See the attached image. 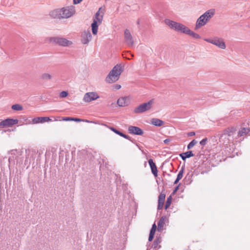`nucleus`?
I'll list each match as a JSON object with an SVG mask.
<instances>
[{
    "instance_id": "f257e3e1",
    "label": "nucleus",
    "mask_w": 250,
    "mask_h": 250,
    "mask_svg": "<svg viewBox=\"0 0 250 250\" xmlns=\"http://www.w3.org/2000/svg\"><path fill=\"white\" fill-rule=\"evenodd\" d=\"M215 14L214 9L207 11L197 19L195 29H197L204 26L213 17Z\"/></svg>"
},
{
    "instance_id": "f03ea898",
    "label": "nucleus",
    "mask_w": 250,
    "mask_h": 250,
    "mask_svg": "<svg viewBox=\"0 0 250 250\" xmlns=\"http://www.w3.org/2000/svg\"><path fill=\"white\" fill-rule=\"evenodd\" d=\"M123 71V68L120 64L115 65L109 72L105 79L107 83H111L117 81Z\"/></svg>"
},
{
    "instance_id": "7ed1b4c3",
    "label": "nucleus",
    "mask_w": 250,
    "mask_h": 250,
    "mask_svg": "<svg viewBox=\"0 0 250 250\" xmlns=\"http://www.w3.org/2000/svg\"><path fill=\"white\" fill-rule=\"evenodd\" d=\"M47 40L50 43L62 46H69L72 44L71 41L65 38L59 37H49Z\"/></svg>"
},
{
    "instance_id": "20e7f679",
    "label": "nucleus",
    "mask_w": 250,
    "mask_h": 250,
    "mask_svg": "<svg viewBox=\"0 0 250 250\" xmlns=\"http://www.w3.org/2000/svg\"><path fill=\"white\" fill-rule=\"evenodd\" d=\"M153 104V99L146 103H143L134 108V112L136 114H140L148 111L152 108Z\"/></svg>"
},
{
    "instance_id": "39448f33",
    "label": "nucleus",
    "mask_w": 250,
    "mask_h": 250,
    "mask_svg": "<svg viewBox=\"0 0 250 250\" xmlns=\"http://www.w3.org/2000/svg\"><path fill=\"white\" fill-rule=\"evenodd\" d=\"M165 23L171 29H173L177 32H180L181 33L183 32L185 27V25L182 23L177 22L169 19H166L165 20Z\"/></svg>"
},
{
    "instance_id": "423d86ee",
    "label": "nucleus",
    "mask_w": 250,
    "mask_h": 250,
    "mask_svg": "<svg viewBox=\"0 0 250 250\" xmlns=\"http://www.w3.org/2000/svg\"><path fill=\"white\" fill-rule=\"evenodd\" d=\"M60 13L61 19L69 18L75 14V7L73 6L63 7L60 9Z\"/></svg>"
},
{
    "instance_id": "0eeeda50",
    "label": "nucleus",
    "mask_w": 250,
    "mask_h": 250,
    "mask_svg": "<svg viewBox=\"0 0 250 250\" xmlns=\"http://www.w3.org/2000/svg\"><path fill=\"white\" fill-rule=\"evenodd\" d=\"M204 40L208 42H209L217 46L221 49L226 48L225 43L222 39H219L217 37H215L213 39H205Z\"/></svg>"
},
{
    "instance_id": "6e6552de",
    "label": "nucleus",
    "mask_w": 250,
    "mask_h": 250,
    "mask_svg": "<svg viewBox=\"0 0 250 250\" xmlns=\"http://www.w3.org/2000/svg\"><path fill=\"white\" fill-rule=\"evenodd\" d=\"M99 97H100L96 92H87L84 95L83 101L85 103H89L99 98Z\"/></svg>"
},
{
    "instance_id": "1a4fd4ad",
    "label": "nucleus",
    "mask_w": 250,
    "mask_h": 250,
    "mask_svg": "<svg viewBox=\"0 0 250 250\" xmlns=\"http://www.w3.org/2000/svg\"><path fill=\"white\" fill-rule=\"evenodd\" d=\"M236 129L233 127H229L225 129L223 133L220 137V141L223 139H226L227 137H231L235 133Z\"/></svg>"
},
{
    "instance_id": "9d476101",
    "label": "nucleus",
    "mask_w": 250,
    "mask_h": 250,
    "mask_svg": "<svg viewBox=\"0 0 250 250\" xmlns=\"http://www.w3.org/2000/svg\"><path fill=\"white\" fill-rule=\"evenodd\" d=\"M17 119L7 118L0 122V126L2 127H9L18 123Z\"/></svg>"
},
{
    "instance_id": "9b49d317",
    "label": "nucleus",
    "mask_w": 250,
    "mask_h": 250,
    "mask_svg": "<svg viewBox=\"0 0 250 250\" xmlns=\"http://www.w3.org/2000/svg\"><path fill=\"white\" fill-rule=\"evenodd\" d=\"M124 37L125 43L129 46H132L134 45V41L132 36L127 29H125L124 31Z\"/></svg>"
},
{
    "instance_id": "f8f14e48",
    "label": "nucleus",
    "mask_w": 250,
    "mask_h": 250,
    "mask_svg": "<svg viewBox=\"0 0 250 250\" xmlns=\"http://www.w3.org/2000/svg\"><path fill=\"white\" fill-rule=\"evenodd\" d=\"M92 35L89 30L84 31L81 35V42L84 44H87L91 40Z\"/></svg>"
},
{
    "instance_id": "ddd939ff",
    "label": "nucleus",
    "mask_w": 250,
    "mask_h": 250,
    "mask_svg": "<svg viewBox=\"0 0 250 250\" xmlns=\"http://www.w3.org/2000/svg\"><path fill=\"white\" fill-rule=\"evenodd\" d=\"M128 132L131 134L143 135V130L139 127L130 125L128 128Z\"/></svg>"
},
{
    "instance_id": "4468645a",
    "label": "nucleus",
    "mask_w": 250,
    "mask_h": 250,
    "mask_svg": "<svg viewBox=\"0 0 250 250\" xmlns=\"http://www.w3.org/2000/svg\"><path fill=\"white\" fill-rule=\"evenodd\" d=\"M183 33L188 35L192 37L193 38L195 39H199L201 38L200 36L197 33H196L194 32L193 31L190 30L188 27H186L185 26V28L184 29V30L183 31Z\"/></svg>"
},
{
    "instance_id": "2eb2a0df",
    "label": "nucleus",
    "mask_w": 250,
    "mask_h": 250,
    "mask_svg": "<svg viewBox=\"0 0 250 250\" xmlns=\"http://www.w3.org/2000/svg\"><path fill=\"white\" fill-rule=\"evenodd\" d=\"M148 164L151 168V172L153 174L155 177L157 176L158 175V170L157 167L155 163L153 162V160L150 159L148 161Z\"/></svg>"
},
{
    "instance_id": "dca6fc26",
    "label": "nucleus",
    "mask_w": 250,
    "mask_h": 250,
    "mask_svg": "<svg viewBox=\"0 0 250 250\" xmlns=\"http://www.w3.org/2000/svg\"><path fill=\"white\" fill-rule=\"evenodd\" d=\"M129 103V99L127 97H121L117 100V104L119 106H127Z\"/></svg>"
},
{
    "instance_id": "f3484780",
    "label": "nucleus",
    "mask_w": 250,
    "mask_h": 250,
    "mask_svg": "<svg viewBox=\"0 0 250 250\" xmlns=\"http://www.w3.org/2000/svg\"><path fill=\"white\" fill-rule=\"evenodd\" d=\"M107 127L112 131H113L115 133L119 135V136L124 137V138H125L131 142H133V141L131 140V138L130 136L123 133V132H121L120 131L117 130L115 128L112 127V126H108Z\"/></svg>"
},
{
    "instance_id": "a211bd4d",
    "label": "nucleus",
    "mask_w": 250,
    "mask_h": 250,
    "mask_svg": "<svg viewBox=\"0 0 250 250\" xmlns=\"http://www.w3.org/2000/svg\"><path fill=\"white\" fill-rule=\"evenodd\" d=\"M166 195L165 193H161L158 197V205L157 209L158 210H161L162 209L164 202L165 200Z\"/></svg>"
},
{
    "instance_id": "6ab92c4d",
    "label": "nucleus",
    "mask_w": 250,
    "mask_h": 250,
    "mask_svg": "<svg viewBox=\"0 0 250 250\" xmlns=\"http://www.w3.org/2000/svg\"><path fill=\"white\" fill-rule=\"evenodd\" d=\"M51 119L48 117H36L32 120L33 124L42 123L45 122L50 121Z\"/></svg>"
},
{
    "instance_id": "aec40b11",
    "label": "nucleus",
    "mask_w": 250,
    "mask_h": 250,
    "mask_svg": "<svg viewBox=\"0 0 250 250\" xmlns=\"http://www.w3.org/2000/svg\"><path fill=\"white\" fill-rule=\"evenodd\" d=\"M180 157L183 161H185L187 158H189L194 156L192 151H188L186 152L181 153L179 154Z\"/></svg>"
},
{
    "instance_id": "412c9836",
    "label": "nucleus",
    "mask_w": 250,
    "mask_h": 250,
    "mask_svg": "<svg viewBox=\"0 0 250 250\" xmlns=\"http://www.w3.org/2000/svg\"><path fill=\"white\" fill-rule=\"evenodd\" d=\"M250 132V128L249 127H242L238 131L237 136L240 137L248 134Z\"/></svg>"
},
{
    "instance_id": "4be33fe9",
    "label": "nucleus",
    "mask_w": 250,
    "mask_h": 250,
    "mask_svg": "<svg viewBox=\"0 0 250 250\" xmlns=\"http://www.w3.org/2000/svg\"><path fill=\"white\" fill-rule=\"evenodd\" d=\"M151 124L156 126H161L164 125V122L158 118H153L151 120Z\"/></svg>"
},
{
    "instance_id": "5701e85b",
    "label": "nucleus",
    "mask_w": 250,
    "mask_h": 250,
    "mask_svg": "<svg viewBox=\"0 0 250 250\" xmlns=\"http://www.w3.org/2000/svg\"><path fill=\"white\" fill-rule=\"evenodd\" d=\"M185 166L184 164V166H183L182 167L180 170L179 171V172L177 175V178L174 182V184H177L179 182V181L182 178V177L183 176V173H184V170H185Z\"/></svg>"
},
{
    "instance_id": "b1692460",
    "label": "nucleus",
    "mask_w": 250,
    "mask_h": 250,
    "mask_svg": "<svg viewBox=\"0 0 250 250\" xmlns=\"http://www.w3.org/2000/svg\"><path fill=\"white\" fill-rule=\"evenodd\" d=\"M50 16L54 19H61L60 9H55L50 12Z\"/></svg>"
},
{
    "instance_id": "393cba45",
    "label": "nucleus",
    "mask_w": 250,
    "mask_h": 250,
    "mask_svg": "<svg viewBox=\"0 0 250 250\" xmlns=\"http://www.w3.org/2000/svg\"><path fill=\"white\" fill-rule=\"evenodd\" d=\"M192 176V173L190 172L187 174L183 180L185 185H189L191 183Z\"/></svg>"
},
{
    "instance_id": "a878e982",
    "label": "nucleus",
    "mask_w": 250,
    "mask_h": 250,
    "mask_svg": "<svg viewBox=\"0 0 250 250\" xmlns=\"http://www.w3.org/2000/svg\"><path fill=\"white\" fill-rule=\"evenodd\" d=\"M98 22L95 19H93V22L91 24L92 32L93 35H96L98 32Z\"/></svg>"
},
{
    "instance_id": "bb28decb",
    "label": "nucleus",
    "mask_w": 250,
    "mask_h": 250,
    "mask_svg": "<svg viewBox=\"0 0 250 250\" xmlns=\"http://www.w3.org/2000/svg\"><path fill=\"white\" fill-rule=\"evenodd\" d=\"M102 9V7H100L98 11L96 12L95 17L94 19H95L97 21H98L99 24L102 23L103 18V14L100 15V11Z\"/></svg>"
},
{
    "instance_id": "cd10ccee",
    "label": "nucleus",
    "mask_w": 250,
    "mask_h": 250,
    "mask_svg": "<svg viewBox=\"0 0 250 250\" xmlns=\"http://www.w3.org/2000/svg\"><path fill=\"white\" fill-rule=\"evenodd\" d=\"M166 219V217L163 216L161 217L158 223V230L161 231L163 229L164 225L165 224V221Z\"/></svg>"
},
{
    "instance_id": "c85d7f7f",
    "label": "nucleus",
    "mask_w": 250,
    "mask_h": 250,
    "mask_svg": "<svg viewBox=\"0 0 250 250\" xmlns=\"http://www.w3.org/2000/svg\"><path fill=\"white\" fill-rule=\"evenodd\" d=\"M162 239L160 237H157L154 241L152 247L155 249H158L161 247L159 244L161 242Z\"/></svg>"
},
{
    "instance_id": "c756f323",
    "label": "nucleus",
    "mask_w": 250,
    "mask_h": 250,
    "mask_svg": "<svg viewBox=\"0 0 250 250\" xmlns=\"http://www.w3.org/2000/svg\"><path fill=\"white\" fill-rule=\"evenodd\" d=\"M63 121H75V122H81L82 121L81 119L77 118H72V117H64L62 119Z\"/></svg>"
},
{
    "instance_id": "7c9ffc66",
    "label": "nucleus",
    "mask_w": 250,
    "mask_h": 250,
    "mask_svg": "<svg viewBox=\"0 0 250 250\" xmlns=\"http://www.w3.org/2000/svg\"><path fill=\"white\" fill-rule=\"evenodd\" d=\"M11 108L13 110L17 111H20L23 109V107L20 104H13Z\"/></svg>"
},
{
    "instance_id": "2f4dec72",
    "label": "nucleus",
    "mask_w": 250,
    "mask_h": 250,
    "mask_svg": "<svg viewBox=\"0 0 250 250\" xmlns=\"http://www.w3.org/2000/svg\"><path fill=\"white\" fill-rule=\"evenodd\" d=\"M172 201V197L169 196L167 199L166 203L165 205V209L167 210L170 206Z\"/></svg>"
},
{
    "instance_id": "473e14b6",
    "label": "nucleus",
    "mask_w": 250,
    "mask_h": 250,
    "mask_svg": "<svg viewBox=\"0 0 250 250\" xmlns=\"http://www.w3.org/2000/svg\"><path fill=\"white\" fill-rule=\"evenodd\" d=\"M41 78L44 80H48L52 79V76L48 73H43L42 74Z\"/></svg>"
},
{
    "instance_id": "72a5a7b5",
    "label": "nucleus",
    "mask_w": 250,
    "mask_h": 250,
    "mask_svg": "<svg viewBox=\"0 0 250 250\" xmlns=\"http://www.w3.org/2000/svg\"><path fill=\"white\" fill-rule=\"evenodd\" d=\"M197 143V141L195 140H193L191 141L188 145L187 148L188 149H191L194 145H195Z\"/></svg>"
},
{
    "instance_id": "f704fd0d",
    "label": "nucleus",
    "mask_w": 250,
    "mask_h": 250,
    "mask_svg": "<svg viewBox=\"0 0 250 250\" xmlns=\"http://www.w3.org/2000/svg\"><path fill=\"white\" fill-rule=\"evenodd\" d=\"M156 229H157V226L155 225V224L154 223L152 225V228L150 230L149 233L155 234Z\"/></svg>"
},
{
    "instance_id": "c9c22d12",
    "label": "nucleus",
    "mask_w": 250,
    "mask_h": 250,
    "mask_svg": "<svg viewBox=\"0 0 250 250\" xmlns=\"http://www.w3.org/2000/svg\"><path fill=\"white\" fill-rule=\"evenodd\" d=\"M208 139L207 138H205L200 142V144L201 146H204L206 145Z\"/></svg>"
},
{
    "instance_id": "e433bc0d",
    "label": "nucleus",
    "mask_w": 250,
    "mask_h": 250,
    "mask_svg": "<svg viewBox=\"0 0 250 250\" xmlns=\"http://www.w3.org/2000/svg\"><path fill=\"white\" fill-rule=\"evenodd\" d=\"M68 94V93L67 92V91H62L61 93H60V97H62V98H65L67 96Z\"/></svg>"
},
{
    "instance_id": "4c0bfd02",
    "label": "nucleus",
    "mask_w": 250,
    "mask_h": 250,
    "mask_svg": "<svg viewBox=\"0 0 250 250\" xmlns=\"http://www.w3.org/2000/svg\"><path fill=\"white\" fill-rule=\"evenodd\" d=\"M154 234L149 233V237H148V241L149 242H151L152 241L153 238H154Z\"/></svg>"
},
{
    "instance_id": "58836bf2",
    "label": "nucleus",
    "mask_w": 250,
    "mask_h": 250,
    "mask_svg": "<svg viewBox=\"0 0 250 250\" xmlns=\"http://www.w3.org/2000/svg\"><path fill=\"white\" fill-rule=\"evenodd\" d=\"M195 135V133L193 131L189 132L188 133V136H193Z\"/></svg>"
},
{
    "instance_id": "ea45409f",
    "label": "nucleus",
    "mask_w": 250,
    "mask_h": 250,
    "mask_svg": "<svg viewBox=\"0 0 250 250\" xmlns=\"http://www.w3.org/2000/svg\"><path fill=\"white\" fill-rule=\"evenodd\" d=\"M83 0H73V3L77 4L80 3Z\"/></svg>"
},
{
    "instance_id": "a19ab883",
    "label": "nucleus",
    "mask_w": 250,
    "mask_h": 250,
    "mask_svg": "<svg viewBox=\"0 0 250 250\" xmlns=\"http://www.w3.org/2000/svg\"><path fill=\"white\" fill-rule=\"evenodd\" d=\"M115 88L117 90L120 89L121 87V86L119 84H116L114 86Z\"/></svg>"
},
{
    "instance_id": "79ce46f5",
    "label": "nucleus",
    "mask_w": 250,
    "mask_h": 250,
    "mask_svg": "<svg viewBox=\"0 0 250 250\" xmlns=\"http://www.w3.org/2000/svg\"><path fill=\"white\" fill-rule=\"evenodd\" d=\"M179 185H180V184H179V185H178L177 186H176V187L175 188H174V190H173V194H174V193H175V192H176L178 190Z\"/></svg>"
},
{
    "instance_id": "37998d69",
    "label": "nucleus",
    "mask_w": 250,
    "mask_h": 250,
    "mask_svg": "<svg viewBox=\"0 0 250 250\" xmlns=\"http://www.w3.org/2000/svg\"><path fill=\"white\" fill-rule=\"evenodd\" d=\"M170 140L169 139H165L164 141V143L166 144H168L169 142H170Z\"/></svg>"
},
{
    "instance_id": "c03bdc74",
    "label": "nucleus",
    "mask_w": 250,
    "mask_h": 250,
    "mask_svg": "<svg viewBox=\"0 0 250 250\" xmlns=\"http://www.w3.org/2000/svg\"><path fill=\"white\" fill-rule=\"evenodd\" d=\"M229 138H227V140H226V141H225L224 142V143L228 144V143H229Z\"/></svg>"
},
{
    "instance_id": "a18cd8bd",
    "label": "nucleus",
    "mask_w": 250,
    "mask_h": 250,
    "mask_svg": "<svg viewBox=\"0 0 250 250\" xmlns=\"http://www.w3.org/2000/svg\"><path fill=\"white\" fill-rule=\"evenodd\" d=\"M140 20L139 19H138L137 21V23L138 25H139L140 24Z\"/></svg>"
},
{
    "instance_id": "49530a36",
    "label": "nucleus",
    "mask_w": 250,
    "mask_h": 250,
    "mask_svg": "<svg viewBox=\"0 0 250 250\" xmlns=\"http://www.w3.org/2000/svg\"><path fill=\"white\" fill-rule=\"evenodd\" d=\"M85 122H89V121H87V120H86V121H85Z\"/></svg>"
}]
</instances>
